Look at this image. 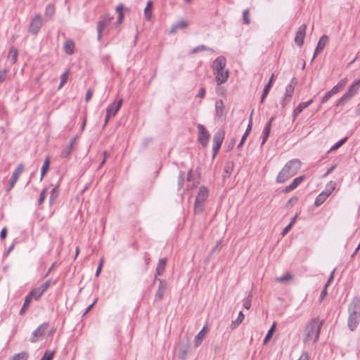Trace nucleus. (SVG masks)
I'll return each mask as SVG.
<instances>
[{
	"instance_id": "50",
	"label": "nucleus",
	"mask_w": 360,
	"mask_h": 360,
	"mask_svg": "<svg viewBox=\"0 0 360 360\" xmlns=\"http://www.w3.org/2000/svg\"><path fill=\"white\" fill-rule=\"evenodd\" d=\"M46 192H47L46 188H43L42 191H41V193H40V195H39V198L38 200L39 205H41L43 203V202L44 201V200L46 197Z\"/></svg>"
},
{
	"instance_id": "58",
	"label": "nucleus",
	"mask_w": 360,
	"mask_h": 360,
	"mask_svg": "<svg viewBox=\"0 0 360 360\" xmlns=\"http://www.w3.org/2000/svg\"><path fill=\"white\" fill-rule=\"evenodd\" d=\"M186 353H187L186 349H181L180 351H179V357L181 360H185L186 359Z\"/></svg>"
},
{
	"instance_id": "21",
	"label": "nucleus",
	"mask_w": 360,
	"mask_h": 360,
	"mask_svg": "<svg viewBox=\"0 0 360 360\" xmlns=\"http://www.w3.org/2000/svg\"><path fill=\"white\" fill-rule=\"evenodd\" d=\"M297 84V79L295 77H292L290 83L286 86L284 94L292 98Z\"/></svg>"
},
{
	"instance_id": "19",
	"label": "nucleus",
	"mask_w": 360,
	"mask_h": 360,
	"mask_svg": "<svg viewBox=\"0 0 360 360\" xmlns=\"http://www.w3.org/2000/svg\"><path fill=\"white\" fill-rule=\"evenodd\" d=\"M274 79H275V75L273 73L271 76V77L269 78V80L268 82V83L264 86V89H263V91H262V96H261V101L260 102L262 103H264L265 98H266V96H268V94L272 86V84L274 82Z\"/></svg>"
},
{
	"instance_id": "17",
	"label": "nucleus",
	"mask_w": 360,
	"mask_h": 360,
	"mask_svg": "<svg viewBox=\"0 0 360 360\" xmlns=\"http://www.w3.org/2000/svg\"><path fill=\"white\" fill-rule=\"evenodd\" d=\"M275 119V117L272 116L269 120L267 122V123L266 124L265 127H264V129H263V131H262V145H264L266 141H267L269 136V134H270V131H271V124H272V122Z\"/></svg>"
},
{
	"instance_id": "11",
	"label": "nucleus",
	"mask_w": 360,
	"mask_h": 360,
	"mask_svg": "<svg viewBox=\"0 0 360 360\" xmlns=\"http://www.w3.org/2000/svg\"><path fill=\"white\" fill-rule=\"evenodd\" d=\"M158 281L159 286L154 298V302L160 301L162 299L164 294L167 288V283L166 281L162 279H159Z\"/></svg>"
},
{
	"instance_id": "31",
	"label": "nucleus",
	"mask_w": 360,
	"mask_h": 360,
	"mask_svg": "<svg viewBox=\"0 0 360 360\" xmlns=\"http://www.w3.org/2000/svg\"><path fill=\"white\" fill-rule=\"evenodd\" d=\"M18 56V50L14 46H12L10 49L8 56V58L10 60L11 64H14L17 62Z\"/></svg>"
},
{
	"instance_id": "5",
	"label": "nucleus",
	"mask_w": 360,
	"mask_h": 360,
	"mask_svg": "<svg viewBox=\"0 0 360 360\" xmlns=\"http://www.w3.org/2000/svg\"><path fill=\"white\" fill-rule=\"evenodd\" d=\"M360 84V79L357 78L354 82L349 87V89L342 96L341 98H340L336 101V105L340 106L342 105L345 103V102L350 99L356 92L357 87Z\"/></svg>"
},
{
	"instance_id": "55",
	"label": "nucleus",
	"mask_w": 360,
	"mask_h": 360,
	"mask_svg": "<svg viewBox=\"0 0 360 360\" xmlns=\"http://www.w3.org/2000/svg\"><path fill=\"white\" fill-rule=\"evenodd\" d=\"M6 73H7L6 69H4L3 70L0 71V84L4 82L6 80Z\"/></svg>"
},
{
	"instance_id": "61",
	"label": "nucleus",
	"mask_w": 360,
	"mask_h": 360,
	"mask_svg": "<svg viewBox=\"0 0 360 360\" xmlns=\"http://www.w3.org/2000/svg\"><path fill=\"white\" fill-rule=\"evenodd\" d=\"M292 226H291V224H288L284 229L281 232V235L282 236H285L289 231L291 229Z\"/></svg>"
},
{
	"instance_id": "54",
	"label": "nucleus",
	"mask_w": 360,
	"mask_h": 360,
	"mask_svg": "<svg viewBox=\"0 0 360 360\" xmlns=\"http://www.w3.org/2000/svg\"><path fill=\"white\" fill-rule=\"evenodd\" d=\"M333 95L331 94V93L328 91V92H326L325 94V95L322 97L321 100V104H323L325 103H326L332 96Z\"/></svg>"
},
{
	"instance_id": "39",
	"label": "nucleus",
	"mask_w": 360,
	"mask_h": 360,
	"mask_svg": "<svg viewBox=\"0 0 360 360\" xmlns=\"http://www.w3.org/2000/svg\"><path fill=\"white\" fill-rule=\"evenodd\" d=\"M335 184L333 181H330L328 184H327L325 189L322 191V193H325L326 197H328L332 193V192L335 190Z\"/></svg>"
},
{
	"instance_id": "1",
	"label": "nucleus",
	"mask_w": 360,
	"mask_h": 360,
	"mask_svg": "<svg viewBox=\"0 0 360 360\" xmlns=\"http://www.w3.org/2000/svg\"><path fill=\"white\" fill-rule=\"evenodd\" d=\"M301 165L302 162L297 158L289 160L278 173L276 177V182L278 184L285 183L297 174Z\"/></svg>"
},
{
	"instance_id": "51",
	"label": "nucleus",
	"mask_w": 360,
	"mask_h": 360,
	"mask_svg": "<svg viewBox=\"0 0 360 360\" xmlns=\"http://www.w3.org/2000/svg\"><path fill=\"white\" fill-rule=\"evenodd\" d=\"M290 100H291V97L284 94L281 101V107L285 108L286 106V105L290 103Z\"/></svg>"
},
{
	"instance_id": "48",
	"label": "nucleus",
	"mask_w": 360,
	"mask_h": 360,
	"mask_svg": "<svg viewBox=\"0 0 360 360\" xmlns=\"http://www.w3.org/2000/svg\"><path fill=\"white\" fill-rule=\"evenodd\" d=\"M347 138L345 137L340 141H338L337 143H335L330 149V151L335 150L338 149L340 146H342L347 141Z\"/></svg>"
},
{
	"instance_id": "36",
	"label": "nucleus",
	"mask_w": 360,
	"mask_h": 360,
	"mask_svg": "<svg viewBox=\"0 0 360 360\" xmlns=\"http://www.w3.org/2000/svg\"><path fill=\"white\" fill-rule=\"evenodd\" d=\"M276 326V323L274 322L271 328L269 329L267 333L266 334L264 339L263 340V344L266 345L268 343V342L271 340L272 338V335L274 333L275 328Z\"/></svg>"
},
{
	"instance_id": "28",
	"label": "nucleus",
	"mask_w": 360,
	"mask_h": 360,
	"mask_svg": "<svg viewBox=\"0 0 360 360\" xmlns=\"http://www.w3.org/2000/svg\"><path fill=\"white\" fill-rule=\"evenodd\" d=\"M33 296H34V295H31V292H30V293L25 297L24 303H23L22 306L20 310V312H19V314L20 315H22L25 314V311L27 310V307H29V305L33 298Z\"/></svg>"
},
{
	"instance_id": "20",
	"label": "nucleus",
	"mask_w": 360,
	"mask_h": 360,
	"mask_svg": "<svg viewBox=\"0 0 360 360\" xmlns=\"http://www.w3.org/2000/svg\"><path fill=\"white\" fill-rule=\"evenodd\" d=\"M313 102V99H310L306 102L300 103L293 110V119H295L296 117L302 112L303 110L307 108L309 105H311Z\"/></svg>"
},
{
	"instance_id": "10",
	"label": "nucleus",
	"mask_w": 360,
	"mask_h": 360,
	"mask_svg": "<svg viewBox=\"0 0 360 360\" xmlns=\"http://www.w3.org/2000/svg\"><path fill=\"white\" fill-rule=\"evenodd\" d=\"M306 30L307 25L305 24H302L299 27L296 32L295 42L300 47H301L304 44V37L306 36Z\"/></svg>"
},
{
	"instance_id": "7",
	"label": "nucleus",
	"mask_w": 360,
	"mask_h": 360,
	"mask_svg": "<svg viewBox=\"0 0 360 360\" xmlns=\"http://www.w3.org/2000/svg\"><path fill=\"white\" fill-rule=\"evenodd\" d=\"M24 170V165L22 163L19 164L13 171L11 177L9 180L8 185L7 186L6 191L9 192L15 186V183L18 180L19 176Z\"/></svg>"
},
{
	"instance_id": "25",
	"label": "nucleus",
	"mask_w": 360,
	"mask_h": 360,
	"mask_svg": "<svg viewBox=\"0 0 360 360\" xmlns=\"http://www.w3.org/2000/svg\"><path fill=\"white\" fill-rule=\"evenodd\" d=\"M166 263L167 259L165 258H161L159 259L155 270V279H157L158 276L161 275L162 273L165 271Z\"/></svg>"
},
{
	"instance_id": "52",
	"label": "nucleus",
	"mask_w": 360,
	"mask_h": 360,
	"mask_svg": "<svg viewBox=\"0 0 360 360\" xmlns=\"http://www.w3.org/2000/svg\"><path fill=\"white\" fill-rule=\"evenodd\" d=\"M243 19L244 23L246 25H248L250 22V20L249 18V10L248 9L243 11Z\"/></svg>"
},
{
	"instance_id": "38",
	"label": "nucleus",
	"mask_w": 360,
	"mask_h": 360,
	"mask_svg": "<svg viewBox=\"0 0 360 360\" xmlns=\"http://www.w3.org/2000/svg\"><path fill=\"white\" fill-rule=\"evenodd\" d=\"M208 51L214 52V49H212V48L207 47L205 45H202H202H199V46L193 48L191 51V53L194 54V53H198L200 51Z\"/></svg>"
},
{
	"instance_id": "56",
	"label": "nucleus",
	"mask_w": 360,
	"mask_h": 360,
	"mask_svg": "<svg viewBox=\"0 0 360 360\" xmlns=\"http://www.w3.org/2000/svg\"><path fill=\"white\" fill-rule=\"evenodd\" d=\"M248 135H249L248 132H247V133L245 132L243 134V135L242 136V138L240 139V143L238 145V148H240V147L243 146V145L244 144V143H245L247 137L248 136Z\"/></svg>"
},
{
	"instance_id": "60",
	"label": "nucleus",
	"mask_w": 360,
	"mask_h": 360,
	"mask_svg": "<svg viewBox=\"0 0 360 360\" xmlns=\"http://www.w3.org/2000/svg\"><path fill=\"white\" fill-rule=\"evenodd\" d=\"M298 360H310L309 353L307 352H304Z\"/></svg>"
},
{
	"instance_id": "14",
	"label": "nucleus",
	"mask_w": 360,
	"mask_h": 360,
	"mask_svg": "<svg viewBox=\"0 0 360 360\" xmlns=\"http://www.w3.org/2000/svg\"><path fill=\"white\" fill-rule=\"evenodd\" d=\"M51 284V281L48 280L41 284L38 288L33 289L31 290V295H35L36 292H38V295L35 297V300H38L41 295L48 290Z\"/></svg>"
},
{
	"instance_id": "24",
	"label": "nucleus",
	"mask_w": 360,
	"mask_h": 360,
	"mask_svg": "<svg viewBox=\"0 0 360 360\" xmlns=\"http://www.w3.org/2000/svg\"><path fill=\"white\" fill-rule=\"evenodd\" d=\"M224 138V132L222 130H219L216 132L213 137V144L215 146H221L223 140Z\"/></svg>"
},
{
	"instance_id": "42",
	"label": "nucleus",
	"mask_w": 360,
	"mask_h": 360,
	"mask_svg": "<svg viewBox=\"0 0 360 360\" xmlns=\"http://www.w3.org/2000/svg\"><path fill=\"white\" fill-rule=\"evenodd\" d=\"M73 148H72L71 145H68L60 153V158H68L71 154Z\"/></svg>"
},
{
	"instance_id": "4",
	"label": "nucleus",
	"mask_w": 360,
	"mask_h": 360,
	"mask_svg": "<svg viewBox=\"0 0 360 360\" xmlns=\"http://www.w3.org/2000/svg\"><path fill=\"white\" fill-rule=\"evenodd\" d=\"M114 19L113 16H111L108 13H105L101 16L100 20L97 22V40L101 41L103 34L105 33V29L110 25L112 20Z\"/></svg>"
},
{
	"instance_id": "63",
	"label": "nucleus",
	"mask_w": 360,
	"mask_h": 360,
	"mask_svg": "<svg viewBox=\"0 0 360 360\" xmlns=\"http://www.w3.org/2000/svg\"><path fill=\"white\" fill-rule=\"evenodd\" d=\"M92 91L91 89H89L86 93V96H85V101L86 102H88L91 98V96H92Z\"/></svg>"
},
{
	"instance_id": "40",
	"label": "nucleus",
	"mask_w": 360,
	"mask_h": 360,
	"mask_svg": "<svg viewBox=\"0 0 360 360\" xmlns=\"http://www.w3.org/2000/svg\"><path fill=\"white\" fill-rule=\"evenodd\" d=\"M55 13V6L52 4H49L46 6L44 14L45 15L51 18L53 17V14Z\"/></svg>"
},
{
	"instance_id": "35",
	"label": "nucleus",
	"mask_w": 360,
	"mask_h": 360,
	"mask_svg": "<svg viewBox=\"0 0 360 360\" xmlns=\"http://www.w3.org/2000/svg\"><path fill=\"white\" fill-rule=\"evenodd\" d=\"M29 358V353L26 351H22L13 355L8 360H27Z\"/></svg>"
},
{
	"instance_id": "41",
	"label": "nucleus",
	"mask_w": 360,
	"mask_h": 360,
	"mask_svg": "<svg viewBox=\"0 0 360 360\" xmlns=\"http://www.w3.org/2000/svg\"><path fill=\"white\" fill-rule=\"evenodd\" d=\"M328 198L326 197L325 193H323L322 192L318 195V196L316 198L314 205L316 207H319Z\"/></svg>"
},
{
	"instance_id": "30",
	"label": "nucleus",
	"mask_w": 360,
	"mask_h": 360,
	"mask_svg": "<svg viewBox=\"0 0 360 360\" xmlns=\"http://www.w3.org/2000/svg\"><path fill=\"white\" fill-rule=\"evenodd\" d=\"M234 167V163L233 161H228L224 168V178L226 179L229 177Z\"/></svg>"
},
{
	"instance_id": "23",
	"label": "nucleus",
	"mask_w": 360,
	"mask_h": 360,
	"mask_svg": "<svg viewBox=\"0 0 360 360\" xmlns=\"http://www.w3.org/2000/svg\"><path fill=\"white\" fill-rule=\"evenodd\" d=\"M65 52L68 55H72L75 51V43L72 39H67L63 46Z\"/></svg>"
},
{
	"instance_id": "26",
	"label": "nucleus",
	"mask_w": 360,
	"mask_h": 360,
	"mask_svg": "<svg viewBox=\"0 0 360 360\" xmlns=\"http://www.w3.org/2000/svg\"><path fill=\"white\" fill-rule=\"evenodd\" d=\"M224 104L222 100H217L215 102V112L217 117H221L224 115Z\"/></svg>"
},
{
	"instance_id": "62",
	"label": "nucleus",
	"mask_w": 360,
	"mask_h": 360,
	"mask_svg": "<svg viewBox=\"0 0 360 360\" xmlns=\"http://www.w3.org/2000/svg\"><path fill=\"white\" fill-rule=\"evenodd\" d=\"M220 148H221V146H215V145L213 144V146H212V152H213L212 158H214V157L217 155V154L219 152Z\"/></svg>"
},
{
	"instance_id": "43",
	"label": "nucleus",
	"mask_w": 360,
	"mask_h": 360,
	"mask_svg": "<svg viewBox=\"0 0 360 360\" xmlns=\"http://www.w3.org/2000/svg\"><path fill=\"white\" fill-rule=\"evenodd\" d=\"M292 278V276L290 273L287 272L284 274L282 276L277 277L276 278V281L279 283H284L285 281L291 280Z\"/></svg>"
},
{
	"instance_id": "32",
	"label": "nucleus",
	"mask_w": 360,
	"mask_h": 360,
	"mask_svg": "<svg viewBox=\"0 0 360 360\" xmlns=\"http://www.w3.org/2000/svg\"><path fill=\"white\" fill-rule=\"evenodd\" d=\"M244 319H245V315L243 314V311H240L238 313V318L236 319V320L233 321L231 322V323L230 324V328L231 330L236 328L243 322Z\"/></svg>"
},
{
	"instance_id": "64",
	"label": "nucleus",
	"mask_w": 360,
	"mask_h": 360,
	"mask_svg": "<svg viewBox=\"0 0 360 360\" xmlns=\"http://www.w3.org/2000/svg\"><path fill=\"white\" fill-rule=\"evenodd\" d=\"M123 19H124V13H120V15L117 16V19L115 22V25L118 26L120 24H121Z\"/></svg>"
},
{
	"instance_id": "34",
	"label": "nucleus",
	"mask_w": 360,
	"mask_h": 360,
	"mask_svg": "<svg viewBox=\"0 0 360 360\" xmlns=\"http://www.w3.org/2000/svg\"><path fill=\"white\" fill-rule=\"evenodd\" d=\"M153 1L149 0L147 2V4H146V6L144 9V15H145V18L147 20H149L151 19V17H152V8H153Z\"/></svg>"
},
{
	"instance_id": "45",
	"label": "nucleus",
	"mask_w": 360,
	"mask_h": 360,
	"mask_svg": "<svg viewBox=\"0 0 360 360\" xmlns=\"http://www.w3.org/2000/svg\"><path fill=\"white\" fill-rule=\"evenodd\" d=\"M68 73H69V71H68V70H67L65 72H64L61 75V76H60V85L58 86V89H60L61 87H63L64 86V84L67 82L68 79Z\"/></svg>"
},
{
	"instance_id": "3",
	"label": "nucleus",
	"mask_w": 360,
	"mask_h": 360,
	"mask_svg": "<svg viewBox=\"0 0 360 360\" xmlns=\"http://www.w3.org/2000/svg\"><path fill=\"white\" fill-rule=\"evenodd\" d=\"M348 321L347 326L350 330L354 331L356 329L360 317V298L354 297L353 300L348 307Z\"/></svg>"
},
{
	"instance_id": "12",
	"label": "nucleus",
	"mask_w": 360,
	"mask_h": 360,
	"mask_svg": "<svg viewBox=\"0 0 360 360\" xmlns=\"http://www.w3.org/2000/svg\"><path fill=\"white\" fill-rule=\"evenodd\" d=\"M226 65V60L224 56H218L214 61L212 64V69L214 72L216 71H222L225 69Z\"/></svg>"
},
{
	"instance_id": "9",
	"label": "nucleus",
	"mask_w": 360,
	"mask_h": 360,
	"mask_svg": "<svg viewBox=\"0 0 360 360\" xmlns=\"http://www.w3.org/2000/svg\"><path fill=\"white\" fill-rule=\"evenodd\" d=\"M49 326V323L44 322L39 325L32 333L30 341L31 342H36L39 338L43 337L45 331Z\"/></svg>"
},
{
	"instance_id": "15",
	"label": "nucleus",
	"mask_w": 360,
	"mask_h": 360,
	"mask_svg": "<svg viewBox=\"0 0 360 360\" xmlns=\"http://www.w3.org/2000/svg\"><path fill=\"white\" fill-rule=\"evenodd\" d=\"M304 175L296 177L292 183L283 189V193H287L295 190L304 179Z\"/></svg>"
},
{
	"instance_id": "18",
	"label": "nucleus",
	"mask_w": 360,
	"mask_h": 360,
	"mask_svg": "<svg viewBox=\"0 0 360 360\" xmlns=\"http://www.w3.org/2000/svg\"><path fill=\"white\" fill-rule=\"evenodd\" d=\"M209 195L207 188L203 186L200 187L199 191L196 195L195 200L197 203L203 202L206 200Z\"/></svg>"
},
{
	"instance_id": "59",
	"label": "nucleus",
	"mask_w": 360,
	"mask_h": 360,
	"mask_svg": "<svg viewBox=\"0 0 360 360\" xmlns=\"http://www.w3.org/2000/svg\"><path fill=\"white\" fill-rule=\"evenodd\" d=\"M205 95V89L204 87H201L196 95V97L203 98Z\"/></svg>"
},
{
	"instance_id": "53",
	"label": "nucleus",
	"mask_w": 360,
	"mask_h": 360,
	"mask_svg": "<svg viewBox=\"0 0 360 360\" xmlns=\"http://www.w3.org/2000/svg\"><path fill=\"white\" fill-rule=\"evenodd\" d=\"M298 200V198L297 196H293L291 198H290L286 204H285V207L287 208H290V207H292L293 206V204L295 202L297 201Z\"/></svg>"
},
{
	"instance_id": "44",
	"label": "nucleus",
	"mask_w": 360,
	"mask_h": 360,
	"mask_svg": "<svg viewBox=\"0 0 360 360\" xmlns=\"http://www.w3.org/2000/svg\"><path fill=\"white\" fill-rule=\"evenodd\" d=\"M252 294L250 292L246 298L243 300V307L246 309H249L252 305Z\"/></svg>"
},
{
	"instance_id": "27",
	"label": "nucleus",
	"mask_w": 360,
	"mask_h": 360,
	"mask_svg": "<svg viewBox=\"0 0 360 360\" xmlns=\"http://www.w3.org/2000/svg\"><path fill=\"white\" fill-rule=\"evenodd\" d=\"M188 26V22L186 20H180L173 24L170 29V33H175L179 29H184Z\"/></svg>"
},
{
	"instance_id": "46",
	"label": "nucleus",
	"mask_w": 360,
	"mask_h": 360,
	"mask_svg": "<svg viewBox=\"0 0 360 360\" xmlns=\"http://www.w3.org/2000/svg\"><path fill=\"white\" fill-rule=\"evenodd\" d=\"M54 354V351L46 350L40 360H52Z\"/></svg>"
},
{
	"instance_id": "6",
	"label": "nucleus",
	"mask_w": 360,
	"mask_h": 360,
	"mask_svg": "<svg viewBox=\"0 0 360 360\" xmlns=\"http://www.w3.org/2000/svg\"><path fill=\"white\" fill-rule=\"evenodd\" d=\"M198 129V141L202 146H206L209 142L210 134L206 129L205 127L202 124L197 125Z\"/></svg>"
},
{
	"instance_id": "37",
	"label": "nucleus",
	"mask_w": 360,
	"mask_h": 360,
	"mask_svg": "<svg viewBox=\"0 0 360 360\" xmlns=\"http://www.w3.org/2000/svg\"><path fill=\"white\" fill-rule=\"evenodd\" d=\"M58 193H59L58 186H56L54 188H53L51 191L50 196H49V204L50 205H52L54 202V201L57 199V198L58 197Z\"/></svg>"
},
{
	"instance_id": "2",
	"label": "nucleus",
	"mask_w": 360,
	"mask_h": 360,
	"mask_svg": "<svg viewBox=\"0 0 360 360\" xmlns=\"http://www.w3.org/2000/svg\"><path fill=\"white\" fill-rule=\"evenodd\" d=\"M323 325V321H320L319 319H312L307 325L304 331V342L307 344L311 341L313 342H317L319 338L321 329Z\"/></svg>"
},
{
	"instance_id": "22",
	"label": "nucleus",
	"mask_w": 360,
	"mask_h": 360,
	"mask_svg": "<svg viewBox=\"0 0 360 360\" xmlns=\"http://www.w3.org/2000/svg\"><path fill=\"white\" fill-rule=\"evenodd\" d=\"M205 330H206V326H204L200 330V332L195 335V339H194V346H195V347H199L201 345V343L202 342V340L205 338Z\"/></svg>"
},
{
	"instance_id": "33",
	"label": "nucleus",
	"mask_w": 360,
	"mask_h": 360,
	"mask_svg": "<svg viewBox=\"0 0 360 360\" xmlns=\"http://www.w3.org/2000/svg\"><path fill=\"white\" fill-rule=\"evenodd\" d=\"M50 166V159L49 157H46L44 161L43 165L41 169V177L40 181L43 179L46 174L47 173Z\"/></svg>"
},
{
	"instance_id": "13",
	"label": "nucleus",
	"mask_w": 360,
	"mask_h": 360,
	"mask_svg": "<svg viewBox=\"0 0 360 360\" xmlns=\"http://www.w3.org/2000/svg\"><path fill=\"white\" fill-rule=\"evenodd\" d=\"M123 103V100L121 98L120 99L117 103L113 102L108 105V106L106 108V112L108 114V116H112L114 117L117 112L120 110L122 105Z\"/></svg>"
},
{
	"instance_id": "49",
	"label": "nucleus",
	"mask_w": 360,
	"mask_h": 360,
	"mask_svg": "<svg viewBox=\"0 0 360 360\" xmlns=\"http://www.w3.org/2000/svg\"><path fill=\"white\" fill-rule=\"evenodd\" d=\"M203 206H204V203L203 202H199V203H197L196 201H195V205H194V212L195 214H200L202 212L203 210Z\"/></svg>"
},
{
	"instance_id": "47",
	"label": "nucleus",
	"mask_w": 360,
	"mask_h": 360,
	"mask_svg": "<svg viewBox=\"0 0 360 360\" xmlns=\"http://www.w3.org/2000/svg\"><path fill=\"white\" fill-rule=\"evenodd\" d=\"M185 181V173L182 171H180L178 179V189L180 190L184 184Z\"/></svg>"
},
{
	"instance_id": "16",
	"label": "nucleus",
	"mask_w": 360,
	"mask_h": 360,
	"mask_svg": "<svg viewBox=\"0 0 360 360\" xmlns=\"http://www.w3.org/2000/svg\"><path fill=\"white\" fill-rule=\"evenodd\" d=\"M216 82L218 85L225 83L229 76V72L228 70H223L222 71H216Z\"/></svg>"
},
{
	"instance_id": "29",
	"label": "nucleus",
	"mask_w": 360,
	"mask_h": 360,
	"mask_svg": "<svg viewBox=\"0 0 360 360\" xmlns=\"http://www.w3.org/2000/svg\"><path fill=\"white\" fill-rule=\"evenodd\" d=\"M328 37L327 35L324 34L322 37H321V38L319 39V40L318 41L317 46L316 47V52H321L324 49V48L328 42Z\"/></svg>"
},
{
	"instance_id": "57",
	"label": "nucleus",
	"mask_w": 360,
	"mask_h": 360,
	"mask_svg": "<svg viewBox=\"0 0 360 360\" xmlns=\"http://www.w3.org/2000/svg\"><path fill=\"white\" fill-rule=\"evenodd\" d=\"M347 82V78H344V79H342L340 81H339L338 83L336 85L341 90V89H342L345 87V86L346 85Z\"/></svg>"
},
{
	"instance_id": "8",
	"label": "nucleus",
	"mask_w": 360,
	"mask_h": 360,
	"mask_svg": "<svg viewBox=\"0 0 360 360\" xmlns=\"http://www.w3.org/2000/svg\"><path fill=\"white\" fill-rule=\"evenodd\" d=\"M42 25L43 22L41 15L40 14H37L30 22L29 32L33 35H37Z\"/></svg>"
}]
</instances>
